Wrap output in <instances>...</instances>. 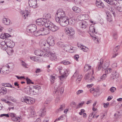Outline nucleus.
Here are the masks:
<instances>
[{
    "label": "nucleus",
    "instance_id": "f257e3e1",
    "mask_svg": "<svg viewBox=\"0 0 122 122\" xmlns=\"http://www.w3.org/2000/svg\"><path fill=\"white\" fill-rule=\"evenodd\" d=\"M60 42L58 43V44L59 46L62 47L63 49L65 51L67 52H68L70 53H73L75 51L74 50V47L71 46L70 45H66L65 46L62 43L60 44Z\"/></svg>",
    "mask_w": 122,
    "mask_h": 122
},
{
    "label": "nucleus",
    "instance_id": "f03ea898",
    "mask_svg": "<svg viewBox=\"0 0 122 122\" xmlns=\"http://www.w3.org/2000/svg\"><path fill=\"white\" fill-rule=\"evenodd\" d=\"M14 67V64L12 63H10L7 64L5 67L4 72H2L3 74H8L12 71Z\"/></svg>",
    "mask_w": 122,
    "mask_h": 122
},
{
    "label": "nucleus",
    "instance_id": "7ed1b4c3",
    "mask_svg": "<svg viewBox=\"0 0 122 122\" xmlns=\"http://www.w3.org/2000/svg\"><path fill=\"white\" fill-rule=\"evenodd\" d=\"M58 69L61 75L59 76V78L61 81H62L66 77L67 71L66 70L63 69L61 67H58Z\"/></svg>",
    "mask_w": 122,
    "mask_h": 122
},
{
    "label": "nucleus",
    "instance_id": "20e7f679",
    "mask_svg": "<svg viewBox=\"0 0 122 122\" xmlns=\"http://www.w3.org/2000/svg\"><path fill=\"white\" fill-rule=\"evenodd\" d=\"M56 21L59 23L60 25L62 26H66L68 24L69 19L68 17H66L58 19V18L56 20Z\"/></svg>",
    "mask_w": 122,
    "mask_h": 122
},
{
    "label": "nucleus",
    "instance_id": "39448f33",
    "mask_svg": "<svg viewBox=\"0 0 122 122\" xmlns=\"http://www.w3.org/2000/svg\"><path fill=\"white\" fill-rule=\"evenodd\" d=\"M103 61L102 59H101L100 62L98 63V66L97 68V69L98 70H100L102 68V71H103L105 70L106 68L108 66V65H107V63L105 62L103 65Z\"/></svg>",
    "mask_w": 122,
    "mask_h": 122
},
{
    "label": "nucleus",
    "instance_id": "423d86ee",
    "mask_svg": "<svg viewBox=\"0 0 122 122\" xmlns=\"http://www.w3.org/2000/svg\"><path fill=\"white\" fill-rule=\"evenodd\" d=\"M56 20L58 18L59 19L66 17L65 13L61 9H59L57 11L56 15Z\"/></svg>",
    "mask_w": 122,
    "mask_h": 122
},
{
    "label": "nucleus",
    "instance_id": "0eeeda50",
    "mask_svg": "<svg viewBox=\"0 0 122 122\" xmlns=\"http://www.w3.org/2000/svg\"><path fill=\"white\" fill-rule=\"evenodd\" d=\"M22 102L26 103L27 104H30L34 102V100L29 97H22L21 99Z\"/></svg>",
    "mask_w": 122,
    "mask_h": 122
},
{
    "label": "nucleus",
    "instance_id": "6e6552de",
    "mask_svg": "<svg viewBox=\"0 0 122 122\" xmlns=\"http://www.w3.org/2000/svg\"><path fill=\"white\" fill-rule=\"evenodd\" d=\"M44 56L45 57L50 56L51 60L52 61H55L56 60V57L55 53H53L51 52H46L44 55Z\"/></svg>",
    "mask_w": 122,
    "mask_h": 122
},
{
    "label": "nucleus",
    "instance_id": "1a4fd4ad",
    "mask_svg": "<svg viewBox=\"0 0 122 122\" xmlns=\"http://www.w3.org/2000/svg\"><path fill=\"white\" fill-rule=\"evenodd\" d=\"M40 46L42 49L46 51L48 50L49 49L50 46L45 41H41Z\"/></svg>",
    "mask_w": 122,
    "mask_h": 122
},
{
    "label": "nucleus",
    "instance_id": "9d476101",
    "mask_svg": "<svg viewBox=\"0 0 122 122\" xmlns=\"http://www.w3.org/2000/svg\"><path fill=\"white\" fill-rule=\"evenodd\" d=\"M90 90V92L93 93V95L95 97L98 96L101 94L99 91V88L98 87L95 89L91 88Z\"/></svg>",
    "mask_w": 122,
    "mask_h": 122
},
{
    "label": "nucleus",
    "instance_id": "9b49d317",
    "mask_svg": "<svg viewBox=\"0 0 122 122\" xmlns=\"http://www.w3.org/2000/svg\"><path fill=\"white\" fill-rule=\"evenodd\" d=\"M25 90L27 93L29 95L31 93L35 95L36 93V91L33 88H30L29 86H27L25 89Z\"/></svg>",
    "mask_w": 122,
    "mask_h": 122
},
{
    "label": "nucleus",
    "instance_id": "f8f14e48",
    "mask_svg": "<svg viewBox=\"0 0 122 122\" xmlns=\"http://www.w3.org/2000/svg\"><path fill=\"white\" fill-rule=\"evenodd\" d=\"M89 18V16L87 14H81L77 17V19L80 20H86L88 21L87 19Z\"/></svg>",
    "mask_w": 122,
    "mask_h": 122
},
{
    "label": "nucleus",
    "instance_id": "ddd939ff",
    "mask_svg": "<svg viewBox=\"0 0 122 122\" xmlns=\"http://www.w3.org/2000/svg\"><path fill=\"white\" fill-rule=\"evenodd\" d=\"M66 30L65 33L69 36H72L75 34V31L72 27H69Z\"/></svg>",
    "mask_w": 122,
    "mask_h": 122
},
{
    "label": "nucleus",
    "instance_id": "4468645a",
    "mask_svg": "<svg viewBox=\"0 0 122 122\" xmlns=\"http://www.w3.org/2000/svg\"><path fill=\"white\" fill-rule=\"evenodd\" d=\"M37 28L35 24H31L29 25L28 27L27 30L28 32L32 33L34 32Z\"/></svg>",
    "mask_w": 122,
    "mask_h": 122
},
{
    "label": "nucleus",
    "instance_id": "2eb2a0df",
    "mask_svg": "<svg viewBox=\"0 0 122 122\" xmlns=\"http://www.w3.org/2000/svg\"><path fill=\"white\" fill-rule=\"evenodd\" d=\"M111 13H106L107 15V21L111 22L112 20L113 16H114V12L112 10H110Z\"/></svg>",
    "mask_w": 122,
    "mask_h": 122
},
{
    "label": "nucleus",
    "instance_id": "dca6fc26",
    "mask_svg": "<svg viewBox=\"0 0 122 122\" xmlns=\"http://www.w3.org/2000/svg\"><path fill=\"white\" fill-rule=\"evenodd\" d=\"M28 3L29 6L33 8H35L38 7L36 0H29Z\"/></svg>",
    "mask_w": 122,
    "mask_h": 122
},
{
    "label": "nucleus",
    "instance_id": "f3484780",
    "mask_svg": "<svg viewBox=\"0 0 122 122\" xmlns=\"http://www.w3.org/2000/svg\"><path fill=\"white\" fill-rule=\"evenodd\" d=\"M7 47L13 48L15 45V44L12 41L9 39L5 40Z\"/></svg>",
    "mask_w": 122,
    "mask_h": 122
},
{
    "label": "nucleus",
    "instance_id": "a211bd4d",
    "mask_svg": "<svg viewBox=\"0 0 122 122\" xmlns=\"http://www.w3.org/2000/svg\"><path fill=\"white\" fill-rule=\"evenodd\" d=\"M45 21L42 19L40 18L37 19L36 21V24L39 27L44 26V25L45 23Z\"/></svg>",
    "mask_w": 122,
    "mask_h": 122
},
{
    "label": "nucleus",
    "instance_id": "6ab92c4d",
    "mask_svg": "<svg viewBox=\"0 0 122 122\" xmlns=\"http://www.w3.org/2000/svg\"><path fill=\"white\" fill-rule=\"evenodd\" d=\"M48 30L47 29L44 27V26H43L40 28L38 31L41 35H47L48 34Z\"/></svg>",
    "mask_w": 122,
    "mask_h": 122
},
{
    "label": "nucleus",
    "instance_id": "aec40b11",
    "mask_svg": "<svg viewBox=\"0 0 122 122\" xmlns=\"http://www.w3.org/2000/svg\"><path fill=\"white\" fill-rule=\"evenodd\" d=\"M114 9L117 11L121 12L122 11V5H119V4L117 1L114 4Z\"/></svg>",
    "mask_w": 122,
    "mask_h": 122
},
{
    "label": "nucleus",
    "instance_id": "412c9836",
    "mask_svg": "<svg viewBox=\"0 0 122 122\" xmlns=\"http://www.w3.org/2000/svg\"><path fill=\"white\" fill-rule=\"evenodd\" d=\"M48 44L51 46H53L55 44L54 39L51 36L49 37L47 39L46 42Z\"/></svg>",
    "mask_w": 122,
    "mask_h": 122
},
{
    "label": "nucleus",
    "instance_id": "4be33fe9",
    "mask_svg": "<svg viewBox=\"0 0 122 122\" xmlns=\"http://www.w3.org/2000/svg\"><path fill=\"white\" fill-rule=\"evenodd\" d=\"M87 21H83L79 23V25L83 29H85L87 27L88 23Z\"/></svg>",
    "mask_w": 122,
    "mask_h": 122
},
{
    "label": "nucleus",
    "instance_id": "5701e85b",
    "mask_svg": "<svg viewBox=\"0 0 122 122\" xmlns=\"http://www.w3.org/2000/svg\"><path fill=\"white\" fill-rule=\"evenodd\" d=\"M35 53L36 56H44V54H45L43 51L39 50H36L35 51Z\"/></svg>",
    "mask_w": 122,
    "mask_h": 122
},
{
    "label": "nucleus",
    "instance_id": "b1692460",
    "mask_svg": "<svg viewBox=\"0 0 122 122\" xmlns=\"http://www.w3.org/2000/svg\"><path fill=\"white\" fill-rule=\"evenodd\" d=\"M93 37V39L94 40L95 42L96 43H99L100 39V37L98 34L94 35Z\"/></svg>",
    "mask_w": 122,
    "mask_h": 122
},
{
    "label": "nucleus",
    "instance_id": "393cba45",
    "mask_svg": "<svg viewBox=\"0 0 122 122\" xmlns=\"http://www.w3.org/2000/svg\"><path fill=\"white\" fill-rule=\"evenodd\" d=\"M49 29L52 31L55 32L58 30L59 28L58 27L52 23L51 25L50 26Z\"/></svg>",
    "mask_w": 122,
    "mask_h": 122
},
{
    "label": "nucleus",
    "instance_id": "a878e982",
    "mask_svg": "<svg viewBox=\"0 0 122 122\" xmlns=\"http://www.w3.org/2000/svg\"><path fill=\"white\" fill-rule=\"evenodd\" d=\"M96 5L99 8H103L104 6L103 3L99 0H97L96 1Z\"/></svg>",
    "mask_w": 122,
    "mask_h": 122
},
{
    "label": "nucleus",
    "instance_id": "bb28decb",
    "mask_svg": "<svg viewBox=\"0 0 122 122\" xmlns=\"http://www.w3.org/2000/svg\"><path fill=\"white\" fill-rule=\"evenodd\" d=\"M6 42L5 41H3L0 43V47L3 50H6L7 48Z\"/></svg>",
    "mask_w": 122,
    "mask_h": 122
},
{
    "label": "nucleus",
    "instance_id": "cd10ccee",
    "mask_svg": "<svg viewBox=\"0 0 122 122\" xmlns=\"http://www.w3.org/2000/svg\"><path fill=\"white\" fill-rule=\"evenodd\" d=\"M89 30L90 31L92 32L94 35L97 34V32H95V27L93 25H91L89 27Z\"/></svg>",
    "mask_w": 122,
    "mask_h": 122
},
{
    "label": "nucleus",
    "instance_id": "c85d7f7f",
    "mask_svg": "<svg viewBox=\"0 0 122 122\" xmlns=\"http://www.w3.org/2000/svg\"><path fill=\"white\" fill-rule=\"evenodd\" d=\"M40 116L43 117L46 115V110L45 108L41 109L40 111Z\"/></svg>",
    "mask_w": 122,
    "mask_h": 122
},
{
    "label": "nucleus",
    "instance_id": "c756f323",
    "mask_svg": "<svg viewBox=\"0 0 122 122\" xmlns=\"http://www.w3.org/2000/svg\"><path fill=\"white\" fill-rule=\"evenodd\" d=\"M2 22L5 25H9L11 23L10 20L8 19L3 18L2 20Z\"/></svg>",
    "mask_w": 122,
    "mask_h": 122
},
{
    "label": "nucleus",
    "instance_id": "7c9ffc66",
    "mask_svg": "<svg viewBox=\"0 0 122 122\" xmlns=\"http://www.w3.org/2000/svg\"><path fill=\"white\" fill-rule=\"evenodd\" d=\"M72 10L76 13H79L81 11V9L76 6H73L72 8Z\"/></svg>",
    "mask_w": 122,
    "mask_h": 122
},
{
    "label": "nucleus",
    "instance_id": "2f4dec72",
    "mask_svg": "<svg viewBox=\"0 0 122 122\" xmlns=\"http://www.w3.org/2000/svg\"><path fill=\"white\" fill-rule=\"evenodd\" d=\"M6 51L7 54L9 55H12L14 51L13 49V48L8 47Z\"/></svg>",
    "mask_w": 122,
    "mask_h": 122
},
{
    "label": "nucleus",
    "instance_id": "473e14b6",
    "mask_svg": "<svg viewBox=\"0 0 122 122\" xmlns=\"http://www.w3.org/2000/svg\"><path fill=\"white\" fill-rule=\"evenodd\" d=\"M111 76L113 79H114L115 78L118 77L119 74L118 72L116 71H114L112 74Z\"/></svg>",
    "mask_w": 122,
    "mask_h": 122
},
{
    "label": "nucleus",
    "instance_id": "72a5a7b5",
    "mask_svg": "<svg viewBox=\"0 0 122 122\" xmlns=\"http://www.w3.org/2000/svg\"><path fill=\"white\" fill-rule=\"evenodd\" d=\"M51 18V16L50 14H46L43 15L42 19L45 21L47 20L50 19Z\"/></svg>",
    "mask_w": 122,
    "mask_h": 122
},
{
    "label": "nucleus",
    "instance_id": "f704fd0d",
    "mask_svg": "<svg viewBox=\"0 0 122 122\" xmlns=\"http://www.w3.org/2000/svg\"><path fill=\"white\" fill-rule=\"evenodd\" d=\"M21 13L24 19L26 18V17L29 15V14L27 11H22Z\"/></svg>",
    "mask_w": 122,
    "mask_h": 122
},
{
    "label": "nucleus",
    "instance_id": "c9c22d12",
    "mask_svg": "<svg viewBox=\"0 0 122 122\" xmlns=\"http://www.w3.org/2000/svg\"><path fill=\"white\" fill-rule=\"evenodd\" d=\"M109 4L112 5L115 4V2H117L116 0H104Z\"/></svg>",
    "mask_w": 122,
    "mask_h": 122
},
{
    "label": "nucleus",
    "instance_id": "e433bc0d",
    "mask_svg": "<svg viewBox=\"0 0 122 122\" xmlns=\"http://www.w3.org/2000/svg\"><path fill=\"white\" fill-rule=\"evenodd\" d=\"M52 23L51 21L48 20L47 21H45V23L44 25L46 27H48L49 28L50 27V26H51L52 24Z\"/></svg>",
    "mask_w": 122,
    "mask_h": 122
},
{
    "label": "nucleus",
    "instance_id": "4c0bfd02",
    "mask_svg": "<svg viewBox=\"0 0 122 122\" xmlns=\"http://www.w3.org/2000/svg\"><path fill=\"white\" fill-rule=\"evenodd\" d=\"M12 120L15 122H20L21 120L20 117H16L15 116L13 117H11Z\"/></svg>",
    "mask_w": 122,
    "mask_h": 122
},
{
    "label": "nucleus",
    "instance_id": "58836bf2",
    "mask_svg": "<svg viewBox=\"0 0 122 122\" xmlns=\"http://www.w3.org/2000/svg\"><path fill=\"white\" fill-rule=\"evenodd\" d=\"M65 108V105L64 104L60 106L59 109H57L56 111V112L58 113L61 111Z\"/></svg>",
    "mask_w": 122,
    "mask_h": 122
},
{
    "label": "nucleus",
    "instance_id": "ea45409f",
    "mask_svg": "<svg viewBox=\"0 0 122 122\" xmlns=\"http://www.w3.org/2000/svg\"><path fill=\"white\" fill-rule=\"evenodd\" d=\"M0 90V93L3 94H5L7 92V90L4 87L1 88Z\"/></svg>",
    "mask_w": 122,
    "mask_h": 122
},
{
    "label": "nucleus",
    "instance_id": "a19ab883",
    "mask_svg": "<svg viewBox=\"0 0 122 122\" xmlns=\"http://www.w3.org/2000/svg\"><path fill=\"white\" fill-rule=\"evenodd\" d=\"M69 22L68 24H71L72 25H74L75 23V20L72 18H70L69 19Z\"/></svg>",
    "mask_w": 122,
    "mask_h": 122
},
{
    "label": "nucleus",
    "instance_id": "79ce46f5",
    "mask_svg": "<svg viewBox=\"0 0 122 122\" xmlns=\"http://www.w3.org/2000/svg\"><path fill=\"white\" fill-rule=\"evenodd\" d=\"M82 77L81 75L78 74V76L77 77V79L76 81L77 83H79L81 80Z\"/></svg>",
    "mask_w": 122,
    "mask_h": 122
},
{
    "label": "nucleus",
    "instance_id": "37998d69",
    "mask_svg": "<svg viewBox=\"0 0 122 122\" xmlns=\"http://www.w3.org/2000/svg\"><path fill=\"white\" fill-rule=\"evenodd\" d=\"M2 86H3L5 87H7L14 88V87H13L12 86L8 83H2Z\"/></svg>",
    "mask_w": 122,
    "mask_h": 122
},
{
    "label": "nucleus",
    "instance_id": "c03bdc74",
    "mask_svg": "<svg viewBox=\"0 0 122 122\" xmlns=\"http://www.w3.org/2000/svg\"><path fill=\"white\" fill-rule=\"evenodd\" d=\"M58 88H57V89L56 90H55V93H56V92H58L59 91H60V93L61 94H62L63 93V92L64 91V87H61L60 88V89L59 90V91H58Z\"/></svg>",
    "mask_w": 122,
    "mask_h": 122
},
{
    "label": "nucleus",
    "instance_id": "a18cd8bd",
    "mask_svg": "<svg viewBox=\"0 0 122 122\" xmlns=\"http://www.w3.org/2000/svg\"><path fill=\"white\" fill-rule=\"evenodd\" d=\"M88 79V80H87V81L88 82H91L94 81L95 78L94 76L91 75Z\"/></svg>",
    "mask_w": 122,
    "mask_h": 122
},
{
    "label": "nucleus",
    "instance_id": "49530a36",
    "mask_svg": "<svg viewBox=\"0 0 122 122\" xmlns=\"http://www.w3.org/2000/svg\"><path fill=\"white\" fill-rule=\"evenodd\" d=\"M84 70L86 71H87L89 69H91V66L89 65L86 64L84 66Z\"/></svg>",
    "mask_w": 122,
    "mask_h": 122
},
{
    "label": "nucleus",
    "instance_id": "de8ad7c7",
    "mask_svg": "<svg viewBox=\"0 0 122 122\" xmlns=\"http://www.w3.org/2000/svg\"><path fill=\"white\" fill-rule=\"evenodd\" d=\"M91 75L89 73H87L84 76V79L87 81V80H88V79L90 77Z\"/></svg>",
    "mask_w": 122,
    "mask_h": 122
},
{
    "label": "nucleus",
    "instance_id": "09e8293b",
    "mask_svg": "<svg viewBox=\"0 0 122 122\" xmlns=\"http://www.w3.org/2000/svg\"><path fill=\"white\" fill-rule=\"evenodd\" d=\"M107 77V74H103L100 77V79L101 80L100 81H101L105 80Z\"/></svg>",
    "mask_w": 122,
    "mask_h": 122
},
{
    "label": "nucleus",
    "instance_id": "8fccbe9b",
    "mask_svg": "<svg viewBox=\"0 0 122 122\" xmlns=\"http://www.w3.org/2000/svg\"><path fill=\"white\" fill-rule=\"evenodd\" d=\"M112 71V69L111 68H107L105 71L106 74H108L111 72Z\"/></svg>",
    "mask_w": 122,
    "mask_h": 122
},
{
    "label": "nucleus",
    "instance_id": "3c124183",
    "mask_svg": "<svg viewBox=\"0 0 122 122\" xmlns=\"http://www.w3.org/2000/svg\"><path fill=\"white\" fill-rule=\"evenodd\" d=\"M51 78L50 79V80L51 81L52 83H53L54 82V81L55 79V76L53 75L51 76Z\"/></svg>",
    "mask_w": 122,
    "mask_h": 122
},
{
    "label": "nucleus",
    "instance_id": "603ef678",
    "mask_svg": "<svg viewBox=\"0 0 122 122\" xmlns=\"http://www.w3.org/2000/svg\"><path fill=\"white\" fill-rule=\"evenodd\" d=\"M21 65L22 66L25 68H28V65L25 62L22 61L21 62Z\"/></svg>",
    "mask_w": 122,
    "mask_h": 122
},
{
    "label": "nucleus",
    "instance_id": "864d4df0",
    "mask_svg": "<svg viewBox=\"0 0 122 122\" xmlns=\"http://www.w3.org/2000/svg\"><path fill=\"white\" fill-rule=\"evenodd\" d=\"M26 79L27 81V83L28 84L30 83H31L33 84H34V82H32L31 80L30 79L28 78V77L26 78Z\"/></svg>",
    "mask_w": 122,
    "mask_h": 122
},
{
    "label": "nucleus",
    "instance_id": "5fc2aeb1",
    "mask_svg": "<svg viewBox=\"0 0 122 122\" xmlns=\"http://www.w3.org/2000/svg\"><path fill=\"white\" fill-rule=\"evenodd\" d=\"M118 114H115L114 115V116L116 117V118H117L119 117V116L121 115V114H120L119 113L121 112L122 113V111H120V112H118Z\"/></svg>",
    "mask_w": 122,
    "mask_h": 122
},
{
    "label": "nucleus",
    "instance_id": "6e6d98bb",
    "mask_svg": "<svg viewBox=\"0 0 122 122\" xmlns=\"http://www.w3.org/2000/svg\"><path fill=\"white\" fill-rule=\"evenodd\" d=\"M64 65H67L68 64H70V63L69 61H63L61 62Z\"/></svg>",
    "mask_w": 122,
    "mask_h": 122
},
{
    "label": "nucleus",
    "instance_id": "4d7b16f0",
    "mask_svg": "<svg viewBox=\"0 0 122 122\" xmlns=\"http://www.w3.org/2000/svg\"><path fill=\"white\" fill-rule=\"evenodd\" d=\"M34 35L36 36H38L40 35H41V34H40L39 31H38L36 32H33Z\"/></svg>",
    "mask_w": 122,
    "mask_h": 122
},
{
    "label": "nucleus",
    "instance_id": "13d9d810",
    "mask_svg": "<svg viewBox=\"0 0 122 122\" xmlns=\"http://www.w3.org/2000/svg\"><path fill=\"white\" fill-rule=\"evenodd\" d=\"M116 90V88L114 87H112L110 89V91L112 93L114 92Z\"/></svg>",
    "mask_w": 122,
    "mask_h": 122
},
{
    "label": "nucleus",
    "instance_id": "bf43d9fd",
    "mask_svg": "<svg viewBox=\"0 0 122 122\" xmlns=\"http://www.w3.org/2000/svg\"><path fill=\"white\" fill-rule=\"evenodd\" d=\"M79 74V73L78 71H77L76 70V72L73 75L72 77H77Z\"/></svg>",
    "mask_w": 122,
    "mask_h": 122
},
{
    "label": "nucleus",
    "instance_id": "052dcab7",
    "mask_svg": "<svg viewBox=\"0 0 122 122\" xmlns=\"http://www.w3.org/2000/svg\"><path fill=\"white\" fill-rule=\"evenodd\" d=\"M33 89H34L36 91V92H37V91H38L39 88V87L38 86H33Z\"/></svg>",
    "mask_w": 122,
    "mask_h": 122
},
{
    "label": "nucleus",
    "instance_id": "680f3d73",
    "mask_svg": "<svg viewBox=\"0 0 122 122\" xmlns=\"http://www.w3.org/2000/svg\"><path fill=\"white\" fill-rule=\"evenodd\" d=\"M5 116L7 117H9V115L8 114H2L0 115V117H2Z\"/></svg>",
    "mask_w": 122,
    "mask_h": 122
},
{
    "label": "nucleus",
    "instance_id": "e2e57ef3",
    "mask_svg": "<svg viewBox=\"0 0 122 122\" xmlns=\"http://www.w3.org/2000/svg\"><path fill=\"white\" fill-rule=\"evenodd\" d=\"M84 103V102L81 103L79 104H78L76 107V108H78L82 106L83 104Z\"/></svg>",
    "mask_w": 122,
    "mask_h": 122
},
{
    "label": "nucleus",
    "instance_id": "0e129e2a",
    "mask_svg": "<svg viewBox=\"0 0 122 122\" xmlns=\"http://www.w3.org/2000/svg\"><path fill=\"white\" fill-rule=\"evenodd\" d=\"M63 117V116L62 115L60 117H59L57 119H56L54 121V122H55L56 121H59L62 120L63 119L62 118Z\"/></svg>",
    "mask_w": 122,
    "mask_h": 122
},
{
    "label": "nucleus",
    "instance_id": "69168bd1",
    "mask_svg": "<svg viewBox=\"0 0 122 122\" xmlns=\"http://www.w3.org/2000/svg\"><path fill=\"white\" fill-rule=\"evenodd\" d=\"M93 115L91 113L90 114L88 118V120L89 121H91L92 119V116Z\"/></svg>",
    "mask_w": 122,
    "mask_h": 122
},
{
    "label": "nucleus",
    "instance_id": "338daca9",
    "mask_svg": "<svg viewBox=\"0 0 122 122\" xmlns=\"http://www.w3.org/2000/svg\"><path fill=\"white\" fill-rule=\"evenodd\" d=\"M75 3L77 4H80L81 0H74Z\"/></svg>",
    "mask_w": 122,
    "mask_h": 122
},
{
    "label": "nucleus",
    "instance_id": "774afa93",
    "mask_svg": "<svg viewBox=\"0 0 122 122\" xmlns=\"http://www.w3.org/2000/svg\"><path fill=\"white\" fill-rule=\"evenodd\" d=\"M119 48V46H116L115 48L114 49L113 51L114 52H116L118 50Z\"/></svg>",
    "mask_w": 122,
    "mask_h": 122
}]
</instances>
